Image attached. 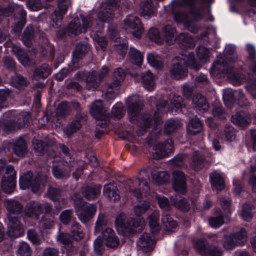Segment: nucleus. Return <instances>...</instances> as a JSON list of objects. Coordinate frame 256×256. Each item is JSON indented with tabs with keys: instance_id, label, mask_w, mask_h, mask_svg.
<instances>
[{
	"instance_id": "obj_1",
	"label": "nucleus",
	"mask_w": 256,
	"mask_h": 256,
	"mask_svg": "<svg viewBox=\"0 0 256 256\" xmlns=\"http://www.w3.org/2000/svg\"><path fill=\"white\" fill-rule=\"evenodd\" d=\"M119 7L118 0H106L102 4V9L98 13V20L96 21V30L94 34V38L103 50L106 48L108 42L104 38L100 36L98 33H100L103 30L104 22L110 24L113 20L114 17V12L118 10Z\"/></svg>"
},
{
	"instance_id": "obj_2",
	"label": "nucleus",
	"mask_w": 256,
	"mask_h": 256,
	"mask_svg": "<svg viewBox=\"0 0 256 256\" xmlns=\"http://www.w3.org/2000/svg\"><path fill=\"white\" fill-rule=\"evenodd\" d=\"M127 112L129 116V121L134 124H137L142 130H146L154 123L152 114L142 113L144 108L143 101L140 99L136 100L134 96L128 98L126 100Z\"/></svg>"
},
{
	"instance_id": "obj_3",
	"label": "nucleus",
	"mask_w": 256,
	"mask_h": 256,
	"mask_svg": "<svg viewBox=\"0 0 256 256\" xmlns=\"http://www.w3.org/2000/svg\"><path fill=\"white\" fill-rule=\"evenodd\" d=\"M114 226L119 234L127 236L142 232L144 224L141 218H128L125 213L121 212L116 218Z\"/></svg>"
},
{
	"instance_id": "obj_4",
	"label": "nucleus",
	"mask_w": 256,
	"mask_h": 256,
	"mask_svg": "<svg viewBox=\"0 0 256 256\" xmlns=\"http://www.w3.org/2000/svg\"><path fill=\"white\" fill-rule=\"evenodd\" d=\"M6 209L9 212L7 214L8 220V235L11 238H17L22 236L24 232L22 224L17 216L20 214L23 209L22 204L15 200H10L8 202Z\"/></svg>"
},
{
	"instance_id": "obj_5",
	"label": "nucleus",
	"mask_w": 256,
	"mask_h": 256,
	"mask_svg": "<svg viewBox=\"0 0 256 256\" xmlns=\"http://www.w3.org/2000/svg\"><path fill=\"white\" fill-rule=\"evenodd\" d=\"M108 222L106 216L104 214H100L94 226V234H100L98 236L101 237L104 244L108 247L116 248L120 244L118 238L114 231L108 226Z\"/></svg>"
},
{
	"instance_id": "obj_6",
	"label": "nucleus",
	"mask_w": 256,
	"mask_h": 256,
	"mask_svg": "<svg viewBox=\"0 0 256 256\" xmlns=\"http://www.w3.org/2000/svg\"><path fill=\"white\" fill-rule=\"evenodd\" d=\"M46 183V176L40 174L34 175L31 170H28L23 174L19 178V186L20 189H30L34 194L43 190Z\"/></svg>"
},
{
	"instance_id": "obj_7",
	"label": "nucleus",
	"mask_w": 256,
	"mask_h": 256,
	"mask_svg": "<svg viewBox=\"0 0 256 256\" xmlns=\"http://www.w3.org/2000/svg\"><path fill=\"white\" fill-rule=\"evenodd\" d=\"M214 0H182V5L188 8V13L192 20L197 22L202 20L204 18V11L210 12L211 4Z\"/></svg>"
},
{
	"instance_id": "obj_8",
	"label": "nucleus",
	"mask_w": 256,
	"mask_h": 256,
	"mask_svg": "<svg viewBox=\"0 0 256 256\" xmlns=\"http://www.w3.org/2000/svg\"><path fill=\"white\" fill-rule=\"evenodd\" d=\"M156 107L158 110L167 108L168 112L172 114L175 115L181 112L187 116L190 117L189 112H190L191 111L186 108L182 101V98L179 96L174 95L170 104L166 101H160L156 103Z\"/></svg>"
},
{
	"instance_id": "obj_9",
	"label": "nucleus",
	"mask_w": 256,
	"mask_h": 256,
	"mask_svg": "<svg viewBox=\"0 0 256 256\" xmlns=\"http://www.w3.org/2000/svg\"><path fill=\"white\" fill-rule=\"evenodd\" d=\"M158 200L160 208L164 210L162 214L161 221L162 224L165 227L166 230L174 232L178 224L174 220L169 214L170 206L168 199L164 196H162L159 198Z\"/></svg>"
},
{
	"instance_id": "obj_10",
	"label": "nucleus",
	"mask_w": 256,
	"mask_h": 256,
	"mask_svg": "<svg viewBox=\"0 0 256 256\" xmlns=\"http://www.w3.org/2000/svg\"><path fill=\"white\" fill-rule=\"evenodd\" d=\"M122 28L131 33L134 38L140 39L144 30L143 24L140 18L133 14L126 16L123 21Z\"/></svg>"
},
{
	"instance_id": "obj_11",
	"label": "nucleus",
	"mask_w": 256,
	"mask_h": 256,
	"mask_svg": "<svg viewBox=\"0 0 256 256\" xmlns=\"http://www.w3.org/2000/svg\"><path fill=\"white\" fill-rule=\"evenodd\" d=\"M194 248L202 256H222V248L212 245L206 238L198 239L194 244Z\"/></svg>"
},
{
	"instance_id": "obj_12",
	"label": "nucleus",
	"mask_w": 256,
	"mask_h": 256,
	"mask_svg": "<svg viewBox=\"0 0 256 256\" xmlns=\"http://www.w3.org/2000/svg\"><path fill=\"white\" fill-rule=\"evenodd\" d=\"M234 73V68L229 66L224 60L214 62L210 68V74L218 77L224 76L226 74L230 77Z\"/></svg>"
},
{
	"instance_id": "obj_13",
	"label": "nucleus",
	"mask_w": 256,
	"mask_h": 256,
	"mask_svg": "<svg viewBox=\"0 0 256 256\" xmlns=\"http://www.w3.org/2000/svg\"><path fill=\"white\" fill-rule=\"evenodd\" d=\"M82 32V28L80 20L74 19L68 24L66 27L60 29L56 32V37L60 40L64 39L66 35L78 36Z\"/></svg>"
},
{
	"instance_id": "obj_14",
	"label": "nucleus",
	"mask_w": 256,
	"mask_h": 256,
	"mask_svg": "<svg viewBox=\"0 0 256 256\" xmlns=\"http://www.w3.org/2000/svg\"><path fill=\"white\" fill-rule=\"evenodd\" d=\"M172 188L175 192L184 194L186 192V179L184 172L176 170L173 172Z\"/></svg>"
},
{
	"instance_id": "obj_15",
	"label": "nucleus",
	"mask_w": 256,
	"mask_h": 256,
	"mask_svg": "<svg viewBox=\"0 0 256 256\" xmlns=\"http://www.w3.org/2000/svg\"><path fill=\"white\" fill-rule=\"evenodd\" d=\"M192 104L194 110L198 114L206 112L209 108L206 98L200 93L194 94L192 98Z\"/></svg>"
},
{
	"instance_id": "obj_16",
	"label": "nucleus",
	"mask_w": 256,
	"mask_h": 256,
	"mask_svg": "<svg viewBox=\"0 0 256 256\" xmlns=\"http://www.w3.org/2000/svg\"><path fill=\"white\" fill-rule=\"evenodd\" d=\"M170 202L172 206L183 212H188L190 208V200L180 195L172 196Z\"/></svg>"
},
{
	"instance_id": "obj_17",
	"label": "nucleus",
	"mask_w": 256,
	"mask_h": 256,
	"mask_svg": "<svg viewBox=\"0 0 256 256\" xmlns=\"http://www.w3.org/2000/svg\"><path fill=\"white\" fill-rule=\"evenodd\" d=\"M188 69L186 66L182 62L174 64L170 70V74L172 78L180 80L187 76Z\"/></svg>"
},
{
	"instance_id": "obj_18",
	"label": "nucleus",
	"mask_w": 256,
	"mask_h": 256,
	"mask_svg": "<svg viewBox=\"0 0 256 256\" xmlns=\"http://www.w3.org/2000/svg\"><path fill=\"white\" fill-rule=\"evenodd\" d=\"M137 244L143 252H150L154 249L155 242L150 234L144 232L139 238Z\"/></svg>"
},
{
	"instance_id": "obj_19",
	"label": "nucleus",
	"mask_w": 256,
	"mask_h": 256,
	"mask_svg": "<svg viewBox=\"0 0 256 256\" xmlns=\"http://www.w3.org/2000/svg\"><path fill=\"white\" fill-rule=\"evenodd\" d=\"M86 120V118L84 116L75 114L74 119L67 124L64 130V132L68 136H71L81 128L82 126V121Z\"/></svg>"
},
{
	"instance_id": "obj_20",
	"label": "nucleus",
	"mask_w": 256,
	"mask_h": 256,
	"mask_svg": "<svg viewBox=\"0 0 256 256\" xmlns=\"http://www.w3.org/2000/svg\"><path fill=\"white\" fill-rule=\"evenodd\" d=\"M90 50V45L82 42L78 43L72 52V62L74 64L78 63L82 60Z\"/></svg>"
},
{
	"instance_id": "obj_21",
	"label": "nucleus",
	"mask_w": 256,
	"mask_h": 256,
	"mask_svg": "<svg viewBox=\"0 0 256 256\" xmlns=\"http://www.w3.org/2000/svg\"><path fill=\"white\" fill-rule=\"evenodd\" d=\"M178 46L182 50L192 48L195 46L193 38L186 33H180L176 36V40Z\"/></svg>"
},
{
	"instance_id": "obj_22",
	"label": "nucleus",
	"mask_w": 256,
	"mask_h": 256,
	"mask_svg": "<svg viewBox=\"0 0 256 256\" xmlns=\"http://www.w3.org/2000/svg\"><path fill=\"white\" fill-rule=\"evenodd\" d=\"M103 194L107 198L108 200L111 202H117L120 198L117 187L110 183L104 186Z\"/></svg>"
},
{
	"instance_id": "obj_23",
	"label": "nucleus",
	"mask_w": 256,
	"mask_h": 256,
	"mask_svg": "<svg viewBox=\"0 0 256 256\" xmlns=\"http://www.w3.org/2000/svg\"><path fill=\"white\" fill-rule=\"evenodd\" d=\"M96 211V208L94 204H88L78 213V216L82 222L86 223L92 218Z\"/></svg>"
},
{
	"instance_id": "obj_24",
	"label": "nucleus",
	"mask_w": 256,
	"mask_h": 256,
	"mask_svg": "<svg viewBox=\"0 0 256 256\" xmlns=\"http://www.w3.org/2000/svg\"><path fill=\"white\" fill-rule=\"evenodd\" d=\"M14 176L11 178L2 176L1 180V188L3 192L6 194H12L16 188V180Z\"/></svg>"
},
{
	"instance_id": "obj_25",
	"label": "nucleus",
	"mask_w": 256,
	"mask_h": 256,
	"mask_svg": "<svg viewBox=\"0 0 256 256\" xmlns=\"http://www.w3.org/2000/svg\"><path fill=\"white\" fill-rule=\"evenodd\" d=\"M249 116L248 114L243 110L236 112L231 117L232 122L235 125L241 127L246 126L249 124Z\"/></svg>"
},
{
	"instance_id": "obj_26",
	"label": "nucleus",
	"mask_w": 256,
	"mask_h": 256,
	"mask_svg": "<svg viewBox=\"0 0 256 256\" xmlns=\"http://www.w3.org/2000/svg\"><path fill=\"white\" fill-rule=\"evenodd\" d=\"M101 188L100 184L86 186L83 189L82 194L88 200H94L100 196Z\"/></svg>"
},
{
	"instance_id": "obj_27",
	"label": "nucleus",
	"mask_w": 256,
	"mask_h": 256,
	"mask_svg": "<svg viewBox=\"0 0 256 256\" xmlns=\"http://www.w3.org/2000/svg\"><path fill=\"white\" fill-rule=\"evenodd\" d=\"M12 51L23 66L30 64V57L28 53L21 47L14 44L12 48Z\"/></svg>"
},
{
	"instance_id": "obj_28",
	"label": "nucleus",
	"mask_w": 256,
	"mask_h": 256,
	"mask_svg": "<svg viewBox=\"0 0 256 256\" xmlns=\"http://www.w3.org/2000/svg\"><path fill=\"white\" fill-rule=\"evenodd\" d=\"M126 76V72L122 68H116L114 72L112 81L108 86V88L114 89L120 85Z\"/></svg>"
},
{
	"instance_id": "obj_29",
	"label": "nucleus",
	"mask_w": 256,
	"mask_h": 256,
	"mask_svg": "<svg viewBox=\"0 0 256 256\" xmlns=\"http://www.w3.org/2000/svg\"><path fill=\"white\" fill-rule=\"evenodd\" d=\"M176 28L168 24L163 28L162 38L163 44L166 42L167 44L172 45L175 42L176 36H174Z\"/></svg>"
},
{
	"instance_id": "obj_30",
	"label": "nucleus",
	"mask_w": 256,
	"mask_h": 256,
	"mask_svg": "<svg viewBox=\"0 0 256 256\" xmlns=\"http://www.w3.org/2000/svg\"><path fill=\"white\" fill-rule=\"evenodd\" d=\"M202 130V124L198 118H192L190 120L186 127L187 132L188 134L195 136L200 133Z\"/></svg>"
},
{
	"instance_id": "obj_31",
	"label": "nucleus",
	"mask_w": 256,
	"mask_h": 256,
	"mask_svg": "<svg viewBox=\"0 0 256 256\" xmlns=\"http://www.w3.org/2000/svg\"><path fill=\"white\" fill-rule=\"evenodd\" d=\"M62 190L58 188L50 186L47 191L48 197L53 202H56V208L57 210L61 208L60 200L61 198Z\"/></svg>"
},
{
	"instance_id": "obj_32",
	"label": "nucleus",
	"mask_w": 256,
	"mask_h": 256,
	"mask_svg": "<svg viewBox=\"0 0 256 256\" xmlns=\"http://www.w3.org/2000/svg\"><path fill=\"white\" fill-rule=\"evenodd\" d=\"M52 73V70L48 64H43L36 68L34 72V76L36 80L44 79Z\"/></svg>"
},
{
	"instance_id": "obj_33",
	"label": "nucleus",
	"mask_w": 256,
	"mask_h": 256,
	"mask_svg": "<svg viewBox=\"0 0 256 256\" xmlns=\"http://www.w3.org/2000/svg\"><path fill=\"white\" fill-rule=\"evenodd\" d=\"M34 38V31L32 26H27L22 36L21 40L23 44L28 48H30Z\"/></svg>"
},
{
	"instance_id": "obj_34",
	"label": "nucleus",
	"mask_w": 256,
	"mask_h": 256,
	"mask_svg": "<svg viewBox=\"0 0 256 256\" xmlns=\"http://www.w3.org/2000/svg\"><path fill=\"white\" fill-rule=\"evenodd\" d=\"M128 56L131 63L138 66H140L143 61L142 54L136 48L130 47L128 52Z\"/></svg>"
},
{
	"instance_id": "obj_35",
	"label": "nucleus",
	"mask_w": 256,
	"mask_h": 256,
	"mask_svg": "<svg viewBox=\"0 0 256 256\" xmlns=\"http://www.w3.org/2000/svg\"><path fill=\"white\" fill-rule=\"evenodd\" d=\"M142 82L144 86L148 91L152 90L155 86L152 74L150 71L143 72L141 76Z\"/></svg>"
},
{
	"instance_id": "obj_36",
	"label": "nucleus",
	"mask_w": 256,
	"mask_h": 256,
	"mask_svg": "<svg viewBox=\"0 0 256 256\" xmlns=\"http://www.w3.org/2000/svg\"><path fill=\"white\" fill-rule=\"evenodd\" d=\"M180 126L179 120L172 118H168L164 123V132L166 135H170Z\"/></svg>"
},
{
	"instance_id": "obj_37",
	"label": "nucleus",
	"mask_w": 256,
	"mask_h": 256,
	"mask_svg": "<svg viewBox=\"0 0 256 256\" xmlns=\"http://www.w3.org/2000/svg\"><path fill=\"white\" fill-rule=\"evenodd\" d=\"M210 181L212 186L218 190H222L225 187V182L222 177L218 173L212 174L210 176Z\"/></svg>"
},
{
	"instance_id": "obj_38",
	"label": "nucleus",
	"mask_w": 256,
	"mask_h": 256,
	"mask_svg": "<svg viewBox=\"0 0 256 256\" xmlns=\"http://www.w3.org/2000/svg\"><path fill=\"white\" fill-rule=\"evenodd\" d=\"M70 106L66 101L60 103L56 109V114L58 118H65L70 114Z\"/></svg>"
},
{
	"instance_id": "obj_39",
	"label": "nucleus",
	"mask_w": 256,
	"mask_h": 256,
	"mask_svg": "<svg viewBox=\"0 0 256 256\" xmlns=\"http://www.w3.org/2000/svg\"><path fill=\"white\" fill-rule=\"evenodd\" d=\"M13 150L14 154L18 156H24L26 153L27 148L26 140L20 138L14 144Z\"/></svg>"
},
{
	"instance_id": "obj_40",
	"label": "nucleus",
	"mask_w": 256,
	"mask_h": 256,
	"mask_svg": "<svg viewBox=\"0 0 256 256\" xmlns=\"http://www.w3.org/2000/svg\"><path fill=\"white\" fill-rule=\"evenodd\" d=\"M142 15L147 18H150L154 13V6L151 0L144 1L140 6Z\"/></svg>"
},
{
	"instance_id": "obj_41",
	"label": "nucleus",
	"mask_w": 256,
	"mask_h": 256,
	"mask_svg": "<svg viewBox=\"0 0 256 256\" xmlns=\"http://www.w3.org/2000/svg\"><path fill=\"white\" fill-rule=\"evenodd\" d=\"M70 234L72 240L76 241L81 240L84 236L82 228L78 223H75L72 226Z\"/></svg>"
},
{
	"instance_id": "obj_42",
	"label": "nucleus",
	"mask_w": 256,
	"mask_h": 256,
	"mask_svg": "<svg viewBox=\"0 0 256 256\" xmlns=\"http://www.w3.org/2000/svg\"><path fill=\"white\" fill-rule=\"evenodd\" d=\"M149 38L158 44H163V39L162 34L160 32L158 29L154 27L151 28L148 30V34Z\"/></svg>"
},
{
	"instance_id": "obj_43",
	"label": "nucleus",
	"mask_w": 256,
	"mask_h": 256,
	"mask_svg": "<svg viewBox=\"0 0 256 256\" xmlns=\"http://www.w3.org/2000/svg\"><path fill=\"white\" fill-rule=\"evenodd\" d=\"M11 85L18 89L26 86L27 79L19 74H16L10 79Z\"/></svg>"
},
{
	"instance_id": "obj_44",
	"label": "nucleus",
	"mask_w": 256,
	"mask_h": 256,
	"mask_svg": "<svg viewBox=\"0 0 256 256\" xmlns=\"http://www.w3.org/2000/svg\"><path fill=\"white\" fill-rule=\"evenodd\" d=\"M237 92H230L224 93L222 98L225 105L229 108H232L236 104V98Z\"/></svg>"
},
{
	"instance_id": "obj_45",
	"label": "nucleus",
	"mask_w": 256,
	"mask_h": 256,
	"mask_svg": "<svg viewBox=\"0 0 256 256\" xmlns=\"http://www.w3.org/2000/svg\"><path fill=\"white\" fill-rule=\"evenodd\" d=\"M102 100H96L92 104L90 112L95 118H98L102 116Z\"/></svg>"
},
{
	"instance_id": "obj_46",
	"label": "nucleus",
	"mask_w": 256,
	"mask_h": 256,
	"mask_svg": "<svg viewBox=\"0 0 256 256\" xmlns=\"http://www.w3.org/2000/svg\"><path fill=\"white\" fill-rule=\"evenodd\" d=\"M252 205L250 204L245 203L242 206L241 216L244 220L246 222H250L252 218Z\"/></svg>"
},
{
	"instance_id": "obj_47",
	"label": "nucleus",
	"mask_w": 256,
	"mask_h": 256,
	"mask_svg": "<svg viewBox=\"0 0 256 256\" xmlns=\"http://www.w3.org/2000/svg\"><path fill=\"white\" fill-rule=\"evenodd\" d=\"M210 226L214 228H220L224 222V217L222 212L216 216H211L208 219Z\"/></svg>"
},
{
	"instance_id": "obj_48",
	"label": "nucleus",
	"mask_w": 256,
	"mask_h": 256,
	"mask_svg": "<svg viewBox=\"0 0 256 256\" xmlns=\"http://www.w3.org/2000/svg\"><path fill=\"white\" fill-rule=\"evenodd\" d=\"M236 246H238V244L236 240L234 233L224 236L223 246L225 249L231 250Z\"/></svg>"
},
{
	"instance_id": "obj_49",
	"label": "nucleus",
	"mask_w": 256,
	"mask_h": 256,
	"mask_svg": "<svg viewBox=\"0 0 256 256\" xmlns=\"http://www.w3.org/2000/svg\"><path fill=\"white\" fill-rule=\"evenodd\" d=\"M196 55L202 62H206L210 56V52L208 48L204 46H198L196 49Z\"/></svg>"
},
{
	"instance_id": "obj_50",
	"label": "nucleus",
	"mask_w": 256,
	"mask_h": 256,
	"mask_svg": "<svg viewBox=\"0 0 256 256\" xmlns=\"http://www.w3.org/2000/svg\"><path fill=\"white\" fill-rule=\"evenodd\" d=\"M26 14H22L18 21L15 23L12 30L16 34H20L26 23Z\"/></svg>"
},
{
	"instance_id": "obj_51",
	"label": "nucleus",
	"mask_w": 256,
	"mask_h": 256,
	"mask_svg": "<svg viewBox=\"0 0 256 256\" xmlns=\"http://www.w3.org/2000/svg\"><path fill=\"white\" fill-rule=\"evenodd\" d=\"M150 207V202L147 200H144L142 202L134 206V214L137 216L140 217L142 214H144L149 209Z\"/></svg>"
},
{
	"instance_id": "obj_52",
	"label": "nucleus",
	"mask_w": 256,
	"mask_h": 256,
	"mask_svg": "<svg viewBox=\"0 0 256 256\" xmlns=\"http://www.w3.org/2000/svg\"><path fill=\"white\" fill-rule=\"evenodd\" d=\"M234 234L238 246H242L246 242L247 232L244 228H241L238 232Z\"/></svg>"
},
{
	"instance_id": "obj_53",
	"label": "nucleus",
	"mask_w": 256,
	"mask_h": 256,
	"mask_svg": "<svg viewBox=\"0 0 256 256\" xmlns=\"http://www.w3.org/2000/svg\"><path fill=\"white\" fill-rule=\"evenodd\" d=\"M148 224L150 232L153 234H157L160 230V226L156 218L152 215L148 218Z\"/></svg>"
},
{
	"instance_id": "obj_54",
	"label": "nucleus",
	"mask_w": 256,
	"mask_h": 256,
	"mask_svg": "<svg viewBox=\"0 0 256 256\" xmlns=\"http://www.w3.org/2000/svg\"><path fill=\"white\" fill-rule=\"evenodd\" d=\"M187 18V14L182 11L178 10L174 13V18L176 22H184L185 21V24L190 27L191 23L186 20Z\"/></svg>"
},
{
	"instance_id": "obj_55",
	"label": "nucleus",
	"mask_w": 256,
	"mask_h": 256,
	"mask_svg": "<svg viewBox=\"0 0 256 256\" xmlns=\"http://www.w3.org/2000/svg\"><path fill=\"white\" fill-rule=\"evenodd\" d=\"M87 204H88L82 198L78 197L77 194L74 195V206L77 214Z\"/></svg>"
},
{
	"instance_id": "obj_56",
	"label": "nucleus",
	"mask_w": 256,
	"mask_h": 256,
	"mask_svg": "<svg viewBox=\"0 0 256 256\" xmlns=\"http://www.w3.org/2000/svg\"><path fill=\"white\" fill-rule=\"evenodd\" d=\"M16 124V121L10 120H4L2 123L0 122V126L6 132H12L15 130Z\"/></svg>"
},
{
	"instance_id": "obj_57",
	"label": "nucleus",
	"mask_w": 256,
	"mask_h": 256,
	"mask_svg": "<svg viewBox=\"0 0 256 256\" xmlns=\"http://www.w3.org/2000/svg\"><path fill=\"white\" fill-rule=\"evenodd\" d=\"M251 174L248 180V185L250 186L252 191L256 192V166H252L250 168Z\"/></svg>"
},
{
	"instance_id": "obj_58",
	"label": "nucleus",
	"mask_w": 256,
	"mask_h": 256,
	"mask_svg": "<svg viewBox=\"0 0 256 256\" xmlns=\"http://www.w3.org/2000/svg\"><path fill=\"white\" fill-rule=\"evenodd\" d=\"M18 253L20 256H31L32 251L30 246L26 242L20 244Z\"/></svg>"
},
{
	"instance_id": "obj_59",
	"label": "nucleus",
	"mask_w": 256,
	"mask_h": 256,
	"mask_svg": "<svg viewBox=\"0 0 256 256\" xmlns=\"http://www.w3.org/2000/svg\"><path fill=\"white\" fill-rule=\"evenodd\" d=\"M224 136L228 142H232L236 138V132L234 127L232 126L226 124L224 130Z\"/></svg>"
},
{
	"instance_id": "obj_60",
	"label": "nucleus",
	"mask_w": 256,
	"mask_h": 256,
	"mask_svg": "<svg viewBox=\"0 0 256 256\" xmlns=\"http://www.w3.org/2000/svg\"><path fill=\"white\" fill-rule=\"evenodd\" d=\"M248 102L247 98H246L242 90H240L237 92L235 104H237L240 107H243L248 106Z\"/></svg>"
},
{
	"instance_id": "obj_61",
	"label": "nucleus",
	"mask_w": 256,
	"mask_h": 256,
	"mask_svg": "<svg viewBox=\"0 0 256 256\" xmlns=\"http://www.w3.org/2000/svg\"><path fill=\"white\" fill-rule=\"evenodd\" d=\"M72 210L71 209L66 210L62 211L60 216V222L65 225L69 224L72 218Z\"/></svg>"
},
{
	"instance_id": "obj_62",
	"label": "nucleus",
	"mask_w": 256,
	"mask_h": 256,
	"mask_svg": "<svg viewBox=\"0 0 256 256\" xmlns=\"http://www.w3.org/2000/svg\"><path fill=\"white\" fill-rule=\"evenodd\" d=\"M101 238V237L98 236L94 242V252L98 256H102L104 250V246L103 244L104 243Z\"/></svg>"
},
{
	"instance_id": "obj_63",
	"label": "nucleus",
	"mask_w": 256,
	"mask_h": 256,
	"mask_svg": "<svg viewBox=\"0 0 256 256\" xmlns=\"http://www.w3.org/2000/svg\"><path fill=\"white\" fill-rule=\"evenodd\" d=\"M54 216L52 214H44L42 217L43 226L45 228L50 229L54 225Z\"/></svg>"
},
{
	"instance_id": "obj_64",
	"label": "nucleus",
	"mask_w": 256,
	"mask_h": 256,
	"mask_svg": "<svg viewBox=\"0 0 256 256\" xmlns=\"http://www.w3.org/2000/svg\"><path fill=\"white\" fill-rule=\"evenodd\" d=\"M58 240L64 245V246H66L73 242L70 234L62 232L60 231L58 236Z\"/></svg>"
}]
</instances>
